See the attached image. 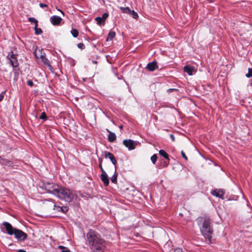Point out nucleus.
<instances>
[{"mask_svg": "<svg viewBox=\"0 0 252 252\" xmlns=\"http://www.w3.org/2000/svg\"><path fill=\"white\" fill-rule=\"evenodd\" d=\"M7 59L9 61L11 65L13 67H17L18 65L16 55H15L13 52H11L8 54Z\"/></svg>", "mask_w": 252, "mask_h": 252, "instance_id": "obj_5", "label": "nucleus"}, {"mask_svg": "<svg viewBox=\"0 0 252 252\" xmlns=\"http://www.w3.org/2000/svg\"><path fill=\"white\" fill-rule=\"evenodd\" d=\"M27 84L29 86L32 87L33 85V83L31 80H29L27 81Z\"/></svg>", "mask_w": 252, "mask_h": 252, "instance_id": "obj_36", "label": "nucleus"}, {"mask_svg": "<svg viewBox=\"0 0 252 252\" xmlns=\"http://www.w3.org/2000/svg\"><path fill=\"white\" fill-rule=\"evenodd\" d=\"M39 6H40V7H41V8H43V7H47V6H48V5H47V4H44V3H40V4H39Z\"/></svg>", "mask_w": 252, "mask_h": 252, "instance_id": "obj_38", "label": "nucleus"}, {"mask_svg": "<svg viewBox=\"0 0 252 252\" xmlns=\"http://www.w3.org/2000/svg\"><path fill=\"white\" fill-rule=\"evenodd\" d=\"M46 114L44 112L42 113L41 115H40V119H46Z\"/></svg>", "mask_w": 252, "mask_h": 252, "instance_id": "obj_32", "label": "nucleus"}, {"mask_svg": "<svg viewBox=\"0 0 252 252\" xmlns=\"http://www.w3.org/2000/svg\"><path fill=\"white\" fill-rule=\"evenodd\" d=\"M123 144L129 150H133L135 148L136 143L131 139H125L123 142Z\"/></svg>", "mask_w": 252, "mask_h": 252, "instance_id": "obj_7", "label": "nucleus"}, {"mask_svg": "<svg viewBox=\"0 0 252 252\" xmlns=\"http://www.w3.org/2000/svg\"><path fill=\"white\" fill-rule=\"evenodd\" d=\"M108 17V14L107 13H104L103 14L102 17H97L95 18V20L99 25H104L105 21Z\"/></svg>", "mask_w": 252, "mask_h": 252, "instance_id": "obj_11", "label": "nucleus"}, {"mask_svg": "<svg viewBox=\"0 0 252 252\" xmlns=\"http://www.w3.org/2000/svg\"><path fill=\"white\" fill-rule=\"evenodd\" d=\"M174 252H183V250L182 249L178 248L175 249Z\"/></svg>", "mask_w": 252, "mask_h": 252, "instance_id": "obj_37", "label": "nucleus"}, {"mask_svg": "<svg viewBox=\"0 0 252 252\" xmlns=\"http://www.w3.org/2000/svg\"><path fill=\"white\" fill-rule=\"evenodd\" d=\"M146 68L150 71H153L158 68V65L156 62H152L149 63L146 66Z\"/></svg>", "mask_w": 252, "mask_h": 252, "instance_id": "obj_13", "label": "nucleus"}, {"mask_svg": "<svg viewBox=\"0 0 252 252\" xmlns=\"http://www.w3.org/2000/svg\"><path fill=\"white\" fill-rule=\"evenodd\" d=\"M118 173L116 172V167H115V173L114 175L112 176V177L111 178V181L112 183L114 184H117V177H118Z\"/></svg>", "mask_w": 252, "mask_h": 252, "instance_id": "obj_19", "label": "nucleus"}, {"mask_svg": "<svg viewBox=\"0 0 252 252\" xmlns=\"http://www.w3.org/2000/svg\"><path fill=\"white\" fill-rule=\"evenodd\" d=\"M68 208L66 206H63V207H61V208H60V211H61L62 212H63V213L66 212L68 211Z\"/></svg>", "mask_w": 252, "mask_h": 252, "instance_id": "obj_30", "label": "nucleus"}, {"mask_svg": "<svg viewBox=\"0 0 252 252\" xmlns=\"http://www.w3.org/2000/svg\"><path fill=\"white\" fill-rule=\"evenodd\" d=\"M116 33L114 32L110 31L108 35L107 38L106 39V41H110L112 40L114 37L115 36Z\"/></svg>", "mask_w": 252, "mask_h": 252, "instance_id": "obj_20", "label": "nucleus"}, {"mask_svg": "<svg viewBox=\"0 0 252 252\" xmlns=\"http://www.w3.org/2000/svg\"><path fill=\"white\" fill-rule=\"evenodd\" d=\"M119 128H120V129H122V128H123V126H122V125L120 126H119Z\"/></svg>", "mask_w": 252, "mask_h": 252, "instance_id": "obj_43", "label": "nucleus"}, {"mask_svg": "<svg viewBox=\"0 0 252 252\" xmlns=\"http://www.w3.org/2000/svg\"><path fill=\"white\" fill-rule=\"evenodd\" d=\"M198 223L202 235L211 242L213 231L210 225V220L206 217H201L198 219Z\"/></svg>", "mask_w": 252, "mask_h": 252, "instance_id": "obj_2", "label": "nucleus"}, {"mask_svg": "<svg viewBox=\"0 0 252 252\" xmlns=\"http://www.w3.org/2000/svg\"><path fill=\"white\" fill-rule=\"evenodd\" d=\"M61 207L55 205L54 206V210L57 211H60V208H61Z\"/></svg>", "mask_w": 252, "mask_h": 252, "instance_id": "obj_35", "label": "nucleus"}, {"mask_svg": "<svg viewBox=\"0 0 252 252\" xmlns=\"http://www.w3.org/2000/svg\"><path fill=\"white\" fill-rule=\"evenodd\" d=\"M2 158L0 157V164H1Z\"/></svg>", "mask_w": 252, "mask_h": 252, "instance_id": "obj_41", "label": "nucleus"}, {"mask_svg": "<svg viewBox=\"0 0 252 252\" xmlns=\"http://www.w3.org/2000/svg\"><path fill=\"white\" fill-rule=\"evenodd\" d=\"M129 14L132 16V17L135 19H137L138 17L137 13L133 10H131Z\"/></svg>", "mask_w": 252, "mask_h": 252, "instance_id": "obj_25", "label": "nucleus"}, {"mask_svg": "<svg viewBox=\"0 0 252 252\" xmlns=\"http://www.w3.org/2000/svg\"><path fill=\"white\" fill-rule=\"evenodd\" d=\"M18 252H27L24 250L20 249L18 251Z\"/></svg>", "mask_w": 252, "mask_h": 252, "instance_id": "obj_40", "label": "nucleus"}, {"mask_svg": "<svg viewBox=\"0 0 252 252\" xmlns=\"http://www.w3.org/2000/svg\"><path fill=\"white\" fill-rule=\"evenodd\" d=\"M2 225L5 227L6 232L9 235L13 234L15 228H13L10 223L8 222H3Z\"/></svg>", "mask_w": 252, "mask_h": 252, "instance_id": "obj_9", "label": "nucleus"}, {"mask_svg": "<svg viewBox=\"0 0 252 252\" xmlns=\"http://www.w3.org/2000/svg\"><path fill=\"white\" fill-rule=\"evenodd\" d=\"M59 10L61 11V13L63 15H64L63 12L62 10Z\"/></svg>", "mask_w": 252, "mask_h": 252, "instance_id": "obj_42", "label": "nucleus"}, {"mask_svg": "<svg viewBox=\"0 0 252 252\" xmlns=\"http://www.w3.org/2000/svg\"><path fill=\"white\" fill-rule=\"evenodd\" d=\"M107 131L109 132L108 140L110 142H113L116 139V134L114 133L111 132L108 129H107Z\"/></svg>", "mask_w": 252, "mask_h": 252, "instance_id": "obj_17", "label": "nucleus"}, {"mask_svg": "<svg viewBox=\"0 0 252 252\" xmlns=\"http://www.w3.org/2000/svg\"><path fill=\"white\" fill-rule=\"evenodd\" d=\"M212 194L220 198H223L224 192L221 189H215L212 192Z\"/></svg>", "mask_w": 252, "mask_h": 252, "instance_id": "obj_14", "label": "nucleus"}, {"mask_svg": "<svg viewBox=\"0 0 252 252\" xmlns=\"http://www.w3.org/2000/svg\"><path fill=\"white\" fill-rule=\"evenodd\" d=\"M51 23L54 26H59L60 25L62 18L56 15L52 16L50 19Z\"/></svg>", "mask_w": 252, "mask_h": 252, "instance_id": "obj_10", "label": "nucleus"}, {"mask_svg": "<svg viewBox=\"0 0 252 252\" xmlns=\"http://www.w3.org/2000/svg\"><path fill=\"white\" fill-rule=\"evenodd\" d=\"M1 164L8 167L13 166V163L11 161L4 158H2Z\"/></svg>", "mask_w": 252, "mask_h": 252, "instance_id": "obj_18", "label": "nucleus"}, {"mask_svg": "<svg viewBox=\"0 0 252 252\" xmlns=\"http://www.w3.org/2000/svg\"><path fill=\"white\" fill-rule=\"evenodd\" d=\"M13 234H14L15 238L20 241H24L27 237L26 233L18 229H15Z\"/></svg>", "mask_w": 252, "mask_h": 252, "instance_id": "obj_6", "label": "nucleus"}, {"mask_svg": "<svg viewBox=\"0 0 252 252\" xmlns=\"http://www.w3.org/2000/svg\"><path fill=\"white\" fill-rule=\"evenodd\" d=\"M77 46L79 48L81 49H84L85 48V45L82 43H79V44H78Z\"/></svg>", "mask_w": 252, "mask_h": 252, "instance_id": "obj_31", "label": "nucleus"}, {"mask_svg": "<svg viewBox=\"0 0 252 252\" xmlns=\"http://www.w3.org/2000/svg\"><path fill=\"white\" fill-rule=\"evenodd\" d=\"M104 154L105 157L106 158H109L112 161V163L115 165L117 163V161L115 159L114 156L112 153L107 151L105 152Z\"/></svg>", "mask_w": 252, "mask_h": 252, "instance_id": "obj_15", "label": "nucleus"}, {"mask_svg": "<svg viewBox=\"0 0 252 252\" xmlns=\"http://www.w3.org/2000/svg\"><path fill=\"white\" fill-rule=\"evenodd\" d=\"M55 196L68 203L73 202L77 198L76 194L69 189L63 187H59Z\"/></svg>", "mask_w": 252, "mask_h": 252, "instance_id": "obj_3", "label": "nucleus"}, {"mask_svg": "<svg viewBox=\"0 0 252 252\" xmlns=\"http://www.w3.org/2000/svg\"><path fill=\"white\" fill-rule=\"evenodd\" d=\"M102 159H99V167L100 168V170L101 171L102 173H104L105 171H104V170L103 169V167H102Z\"/></svg>", "mask_w": 252, "mask_h": 252, "instance_id": "obj_29", "label": "nucleus"}, {"mask_svg": "<svg viewBox=\"0 0 252 252\" xmlns=\"http://www.w3.org/2000/svg\"><path fill=\"white\" fill-rule=\"evenodd\" d=\"M170 138H171L172 141H174L175 140V138L173 134H170Z\"/></svg>", "mask_w": 252, "mask_h": 252, "instance_id": "obj_39", "label": "nucleus"}, {"mask_svg": "<svg viewBox=\"0 0 252 252\" xmlns=\"http://www.w3.org/2000/svg\"><path fill=\"white\" fill-rule=\"evenodd\" d=\"M60 186L54 184V183H47L44 185V188L45 190L47 191V192L52 193L53 194H56L58 189Z\"/></svg>", "mask_w": 252, "mask_h": 252, "instance_id": "obj_4", "label": "nucleus"}, {"mask_svg": "<svg viewBox=\"0 0 252 252\" xmlns=\"http://www.w3.org/2000/svg\"><path fill=\"white\" fill-rule=\"evenodd\" d=\"M71 33L74 37H77L78 36L79 32L77 30L72 29L71 31Z\"/></svg>", "mask_w": 252, "mask_h": 252, "instance_id": "obj_22", "label": "nucleus"}, {"mask_svg": "<svg viewBox=\"0 0 252 252\" xmlns=\"http://www.w3.org/2000/svg\"><path fill=\"white\" fill-rule=\"evenodd\" d=\"M165 164L166 166L168 165V163H165Z\"/></svg>", "mask_w": 252, "mask_h": 252, "instance_id": "obj_44", "label": "nucleus"}, {"mask_svg": "<svg viewBox=\"0 0 252 252\" xmlns=\"http://www.w3.org/2000/svg\"><path fill=\"white\" fill-rule=\"evenodd\" d=\"M158 158L157 155L156 154L153 155L151 157V160L153 164H155Z\"/></svg>", "mask_w": 252, "mask_h": 252, "instance_id": "obj_27", "label": "nucleus"}, {"mask_svg": "<svg viewBox=\"0 0 252 252\" xmlns=\"http://www.w3.org/2000/svg\"><path fill=\"white\" fill-rule=\"evenodd\" d=\"M5 92L4 91V92H2L0 94V101H1L3 97H4V94H5Z\"/></svg>", "mask_w": 252, "mask_h": 252, "instance_id": "obj_34", "label": "nucleus"}, {"mask_svg": "<svg viewBox=\"0 0 252 252\" xmlns=\"http://www.w3.org/2000/svg\"><path fill=\"white\" fill-rule=\"evenodd\" d=\"M86 237L91 250L93 252H103L106 243L100 235L95 231L90 230Z\"/></svg>", "mask_w": 252, "mask_h": 252, "instance_id": "obj_1", "label": "nucleus"}, {"mask_svg": "<svg viewBox=\"0 0 252 252\" xmlns=\"http://www.w3.org/2000/svg\"><path fill=\"white\" fill-rule=\"evenodd\" d=\"M35 33L37 35L40 34L42 31L40 28H38V24L34 25Z\"/></svg>", "mask_w": 252, "mask_h": 252, "instance_id": "obj_23", "label": "nucleus"}, {"mask_svg": "<svg viewBox=\"0 0 252 252\" xmlns=\"http://www.w3.org/2000/svg\"><path fill=\"white\" fill-rule=\"evenodd\" d=\"M28 21L31 23H33L34 25H36L38 24V21L34 18L29 17L28 18Z\"/></svg>", "mask_w": 252, "mask_h": 252, "instance_id": "obj_26", "label": "nucleus"}, {"mask_svg": "<svg viewBox=\"0 0 252 252\" xmlns=\"http://www.w3.org/2000/svg\"><path fill=\"white\" fill-rule=\"evenodd\" d=\"M159 154L164 157L165 159L169 160V156L166 152L163 150H160L159 151Z\"/></svg>", "mask_w": 252, "mask_h": 252, "instance_id": "obj_21", "label": "nucleus"}, {"mask_svg": "<svg viewBox=\"0 0 252 252\" xmlns=\"http://www.w3.org/2000/svg\"><path fill=\"white\" fill-rule=\"evenodd\" d=\"M184 71L187 72L189 75H192L193 72L194 71V67L189 66L186 65L184 67Z\"/></svg>", "mask_w": 252, "mask_h": 252, "instance_id": "obj_16", "label": "nucleus"}, {"mask_svg": "<svg viewBox=\"0 0 252 252\" xmlns=\"http://www.w3.org/2000/svg\"><path fill=\"white\" fill-rule=\"evenodd\" d=\"M120 9L122 10V11L125 13H128L129 14L131 10L128 7H121Z\"/></svg>", "mask_w": 252, "mask_h": 252, "instance_id": "obj_24", "label": "nucleus"}, {"mask_svg": "<svg viewBox=\"0 0 252 252\" xmlns=\"http://www.w3.org/2000/svg\"><path fill=\"white\" fill-rule=\"evenodd\" d=\"M181 155H182V156L183 157V158L186 160H188V158L186 156L185 153L183 151H181Z\"/></svg>", "mask_w": 252, "mask_h": 252, "instance_id": "obj_33", "label": "nucleus"}, {"mask_svg": "<svg viewBox=\"0 0 252 252\" xmlns=\"http://www.w3.org/2000/svg\"><path fill=\"white\" fill-rule=\"evenodd\" d=\"M100 179L103 182L104 186L107 187L109 184V180L106 172L101 173L100 175Z\"/></svg>", "mask_w": 252, "mask_h": 252, "instance_id": "obj_12", "label": "nucleus"}, {"mask_svg": "<svg viewBox=\"0 0 252 252\" xmlns=\"http://www.w3.org/2000/svg\"><path fill=\"white\" fill-rule=\"evenodd\" d=\"M35 56L37 58H40L41 60V62L47 66H49V67H51V65L50 64V63L49 61L48 60V59L46 57L45 54H42L41 53H40V54L38 55V54L37 53H35Z\"/></svg>", "mask_w": 252, "mask_h": 252, "instance_id": "obj_8", "label": "nucleus"}, {"mask_svg": "<svg viewBox=\"0 0 252 252\" xmlns=\"http://www.w3.org/2000/svg\"><path fill=\"white\" fill-rule=\"evenodd\" d=\"M58 248L62 250V252H70L68 248H67L63 246H59Z\"/></svg>", "mask_w": 252, "mask_h": 252, "instance_id": "obj_28", "label": "nucleus"}]
</instances>
